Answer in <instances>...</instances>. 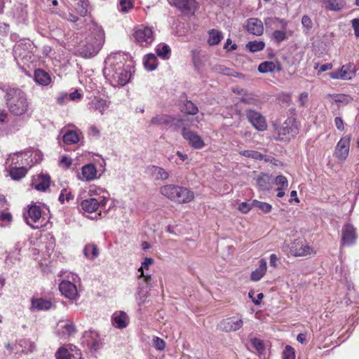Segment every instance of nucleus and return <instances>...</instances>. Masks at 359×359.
Listing matches in <instances>:
<instances>
[{
    "instance_id": "obj_1",
    "label": "nucleus",
    "mask_w": 359,
    "mask_h": 359,
    "mask_svg": "<svg viewBox=\"0 0 359 359\" xmlns=\"http://www.w3.org/2000/svg\"><path fill=\"white\" fill-rule=\"evenodd\" d=\"M128 58V54L115 53L109 55L105 60L103 74L112 86H123L129 82L133 65Z\"/></svg>"
},
{
    "instance_id": "obj_2",
    "label": "nucleus",
    "mask_w": 359,
    "mask_h": 359,
    "mask_svg": "<svg viewBox=\"0 0 359 359\" xmlns=\"http://www.w3.org/2000/svg\"><path fill=\"white\" fill-rule=\"evenodd\" d=\"M104 41V33L101 27L93 25L90 35L79 45L78 52L83 57L95 55L100 50Z\"/></svg>"
},
{
    "instance_id": "obj_3",
    "label": "nucleus",
    "mask_w": 359,
    "mask_h": 359,
    "mask_svg": "<svg viewBox=\"0 0 359 359\" xmlns=\"http://www.w3.org/2000/svg\"><path fill=\"white\" fill-rule=\"evenodd\" d=\"M9 111L16 116L26 114L29 104L26 94L20 88H9L5 96Z\"/></svg>"
},
{
    "instance_id": "obj_4",
    "label": "nucleus",
    "mask_w": 359,
    "mask_h": 359,
    "mask_svg": "<svg viewBox=\"0 0 359 359\" xmlns=\"http://www.w3.org/2000/svg\"><path fill=\"white\" fill-rule=\"evenodd\" d=\"M32 44L30 41H20L13 47V56L18 66H24L31 62L33 57Z\"/></svg>"
},
{
    "instance_id": "obj_5",
    "label": "nucleus",
    "mask_w": 359,
    "mask_h": 359,
    "mask_svg": "<svg viewBox=\"0 0 359 359\" xmlns=\"http://www.w3.org/2000/svg\"><path fill=\"white\" fill-rule=\"evenodd\" d=\"M70 280H64L59 285V289L62 295L69 299H75L78 297L76 283L80 280L78 275L69 273L67 276Z\"/></svg>"
},
{
    "instance_id": "obj_6",
    "label": "nucleus",
    "mask_w": 359,
    "mask_h": 359,
    "mask_svg": "<svg viewBox=\"0 0 359 359\" xmlns=\"http://www.w3.org/2000/svg\"><path fill=\"white\" fill-rule=\"evenodd\" d=\"M107 198L106 196L98 197H90L81 201V206L82 210L87 212H97L100 211L98 215H101L100 208L105 207Z\"/></svg>"
},
{
    "instance_id": "obj_7",
    "label": "nucleus",
    "mask_w": 359,
    "mask_h": 359,
    "mask_svg": "<svg viewBox=\"0 0 359 359\" xmlns=\"http://www.w3.org/2000/svg\"><path fill=\"white\" fill-rule=\"evenodd\" d=\"M41 217V208L35 204L27 207L26 213H24V218L28 225L32 229H39L43 226L40 219Z\"/></svg>"
},
{
    "instance_id": "obj_8",
    "label": "nucleus",
    "mask_w": 359,
    "mask_h": 359,
    "mask_svg": "<svg viewBox=\"0 0 359 359\" xmlns=\"http://www.w3.org/2000/svg\"><path fill=\"white\" fill-rule=\"evenodd\" d=\"M56 359H82L81 351L71 344L60 347L55 353Z\"/></svg>"
},
{
    "instance_id": "obj_9",
    "label": "nucleus",
    "mask_w": 359,
    "mask_h": 359,
    "mask_svg": "<svg viewBox=\"0 0 359 359\" xmlns=\"http://www.w3.org/2000/svg\"><path fill=\"white\" fill-rule=\"evenodd\" d=\"M136 42L142 47H147L152 43L154 40V34L152 29L149 27H140L134 34Z\"/></svg>"
},
{
    "instance_id": "obj_10",
    "label": "nucleus",
    "mask_w": 359,
    "mask_h": 359,
    "mask_svg": "<svg viewBox=\"0 0 359 359\" xmlns=\"http://www.w3.org/2000/svg\"><path fill=\"white\" fill-rule=\"evenodd\" d=\"M299 133V128L296 123L291 119H287L278 130L280 140L290 139Z\"/></svg>"
},
{
    "instance_id": "obj_11",
    "label": "nucleus",
    "mask_w": 359,
    "mask_h": 359,
    "mask_svg": "<svg viewBox=\"0 0 359 359\" xmlns=\"http://www.w3.org/2000/svg\"><path fill=\"white\" fill-rule=\"evenodd\" d=\"M248 121L259 131H264L267 128L265 117L255 109L246 111Z\"/></svg>"
},
{
    "instance_id": "obj_12",
    "label": "nucleus",
    "mask_w": 359,
    "mask_h": 359,
    "mask_svg": "<svg viewBox=\"0 0 359 359\" xmlns=\"http://www.w3.org/2000/svg\"><path fill=\"white\" fill-rule=\"evenodd\" d=\"M56 334L61 339H68L76 332L74 323L68 320H60L56 326Z\"/></svg>"
},
{
    "instance_id": "obj_13",
    "label": "nucleus",
    "mask_w": 359,
    "mask_h": 359,
    "mask_svg": "<svg viewBox=\"0 0 359 359\" xmlns=\"http://www.w3.org/2000/svg\"><path fill=\"white\" fill-rule=\"evenodd\" d=\"M168 2L186 15H193L198 8L196 0H168Z\"/></svg>"
},
{
    "instance_id": "obj_14",
    "label": "nucleus",
    "mask_w": 359,
    "mask_h": 359,
    "mask_svg": "<svg viewBox=\"0 0 359 359\" xmlns=\"http://www.w3.org/2000/svg\"><path fill=\"white\" fill-rule=\"evenodd\" d=\"M84 341L91 351H96L101 348L102 343L100 334L97 331L88 330L83 333Z\"/></svg>"
},
{
    "instance_id": "obj_15",
    "label": "nucleus",
    "mask_w": 359,
    "mask_h": 359,
    "mask_svg": "<svg viewBox=\"0 0 359 359\" xmlns=\"http://www.w3.org/2000/svg\"><path fill=\"white\" fill-rule=\"evenodd\" d=\"M351 137L349 135L344 137L337 144L334 149L335 156L340 161H344L349 153Z\"/></svg>"
},
{
    "instance_id": "obj_16",
    "label": "nucleus",
    "mask_w": 359,
    "mask_h": 359,
    "mask_svg": "<svg viewBox=\"0 0 359 359\" xmlns=\"http://www.w3.org/2000/svg\"><path fill=\"white\" fill-rule=\"evenodd\" d=\"M182 135L196 149H201L205 145L203 140L198 135L187 128H182Z\"/></svg>"
},
{
    "instance_id": "obj_17",
    "label": "nucleus",
    "mask_w": 359,
    "mask_h": 359,
    "mask_svg": "<svg viewBox=\"0 0 359 359\" xmlns=\"http://www.w3.org/2000/svg\"><path fill=\"white\" fill-rule=\"evenodd\" d=\"M357 234L355 229L351 224H346L341 231V244L352 245L355 243Z\"/></svg>"
},
{
    "instance_id": "obj_18",
    "label": "nucleus",
    "mask_w": 359,
    "mask_h": 359,
    "mask_svg": "<svg viewBox=\"0 0 359 359\" xmlns=\"http://www.w3.org/2000/svg\"><path fill=\"white\" fill-rule=\"evenodd\" d=\"M176 193L175 195L174 202L179 203H189L194 198V194L186 187L176 185Z\"/></svg>"
},
{
    "instance_id": "obj_19",
    "label": "nucleus",
    "mask_w": 359,
    "mask_h": 359,
    "mask_svg": "<svg viewBox=\"0 0 359 359\" xmlns=\"http://www.w3.org/2000/svg\"><path fill=\"white\" fill-rule=\"evenodd\" d=\"M244 27L248 32L255 36H261L264 32L263 23L258 18H252L248 19Z\"/></svg>"
},
{
    "instance_id": "obj_20",
    "label": "nucleus",
    "mask_w": 359,
    "mask_h": 359,
    "mask_svg": "<svg viewBox=\"0 0 359 359\" xmlns=\"http://www.w3.org/2000/svg\"><path fill=\"white\" fill-rule=\"evenodd\" d=\"M50 179L49 175L39 174L33 177L32 187L38 191H44L50 187Z\"/></svg>"
},
{
    "instance_id": "obj_21",
    "label": "nucleus",
    "mask_w": 359,
    "mask_h": 359,
    "mask_svg": "<svg viewBox=\"0 0 359 359\" xmlns=\"http://www.w3.org/2000/svg\"><path fill=\"white\" fill-rule=\"evenodd\" d=\"M129 318L124 311H116L111 316L113 326L118 329H123L128 325Z\"/></svg>"
},
{
    "instance_id": "obj_22",
    "label": "nucleus",
    "mask_w": 359,
    "mask_h": 359,
    "mask_svg": "<svg viewBox=\"0 0 359 359\" xmlns=\"http://www.w3.org/2000/svg\"><path fill=\"white\" fill-rule=\"evenodd\" d=\"M147 172L155 180L165 181L170 177L169 172L163 168L157 165H150L147 168Z\"/></svg>"
},
{
    "instance_id": "obj_23",
    "label": "nucleus",
    "mask_w": 359,
    "mask_h": 359,
    "mask_svg": "<svg viewBox=\"0 0 359 359\" xmlns=\"http://www.w3.org/2000/svg\"><path fill=\"white\" fill-rule=\"evenodd\" d=\"M97 173V170L95 165L93 163L86 164L82 167V178L81 179L86 181H93L98 177Z\"/></svg>"
},
{
    "instance_id": "obj_24",
    "label": "nucleus",
    "mask_w": 359,
    "mask_h": 359,
    "mask_svg": "<svg viewBox=\"0 0 359 359\" xmlns=\"http://www.w3.org/2000/svg\"><path fill=\"white\" fill-rule=\"evenodd\" d=\"M312 249L308 245H303L299 242H294L290 247V252L295 257L310 255Z\"/></svg>"
},
{
    "instance_id": "obj_25",
    "label": "nucleus",
    "mask_w": 359,
    "mask_h": 359,
    "mask_svg": "<svg viewBox=\"0 0 359 359\" xmlns=\"http://www.w3.org/2000/svg\"><path fill=\"white\" fill-rule=\"evenodd\" d=\"M243 325L241 316H236L226 319V331L236 332Z\"/></svg>"
},
{
    "instance_id": "obj_26",
    "label": "nucleus",
    "mask_w": 359,
    "mask_h": 359,
    "mask_svg": "<svg viewBox=\"0 0 359 359\" xmlns=\"http://www.w3.org/2000/svg\"><path fill=\"white\" fill-rule=\"evenodd\" d=\"M88 107L90 111H98L103 114L109 107V104L105 100L95 98L88 104Z\"/></svg>"
},
{
    "instance_id": "obj_27",
    "label": "nucleus",
    "mask_w": 359,
    "mask_h": 359,
    "mask_svg": "<svg viewBox=\"0 0 359 359\" xmlns=\"http://www.w3.org/2000/svg\"><path fill=\"white\" fill-rule=\"evenodd\" d=\"M52 306L51 302L43 298L32 299L31 302V309L33 311H48Z\"/></svg>"
},
{
    "instance_id": "obj_28",
    "label": "nucleus",
    "mask_w": 359,
    "mask_h": 359,
    "mask_svg": "<svg viewBox=\"0 0 359 359\" xmlns=\"http://www.w3.org/2000/svg\"><path fill=\"white\" fill-rule=\"evenodd\" d=\"M34 81L41 86H46L51 82V78L46 71L38 69L34 72Z\"/></svg>"
},
{
    "instance_id": "obj_29",
    "label": "nucleus",
    "mask_w": 359,
    "mask_h": 359,
    "mask_svg": "<svg viewBox=\"0 0 359 359\" xmlns=\"http://www.w3.org/2000/svg\"><path fill=\"white\" fill-rule=\"evenodd\" d=\"M257 186L259 190L266 191L269 190L271 187V184L272 182V177L266 173H262L257 178Z\"/></svg>"
},
{
    "instance_id": "obj_30",
    "label": "nucleus",
    "mask_w": 359,
    "mask_h": 359,
    "mask_svg": "<svg viewBox=\"0 0 359 359\" xmlns=\"http://www.w3.org/2000/svg\"><path fill=\"white\" fill-rule=\"evenodd\" d=\"M81 135L79 131L69 130L63 135V142L67 145L75 144L79 142Z\"/></svg>"
},
{
    "instance_id": "obj_31",
    "label": "nucleus",
    "mask_w": 359,
    "mask_h": 359,
    "mask_svg": "<svg viewBox=\"0 0 359 359\" xmlns=\"http://www.w3.org/2000/svg\"><path fill=\"white\" fill-rule=\"evenodd\" d=\"M276 69L277 72H280L281 70V67L279 62L275 64L271 61H265L262 62L258 67V71L262 74L273 72Z\"/></svg>"
},
{
    "instance_id": "obj_32",
    "label": "nucleus",
    "mask_w": 359,
    "mask_h": 359,
    "mask_svg": "<svg viewBox=\"0 0 359 359\" xmlns=\"http://www.w3.org/2000/svg\"><path fill=\"white\" fill-rule=\"evenodd\" d=\"M258 268L252 272L251 279L254 281L259 280L265 274L267 268L266 261L264 259H261L259 262Z\"/></svg>"
},
{
    "instance_id": "obj_33",
    "label": "nucleus",
    "mask_w": 359,
    "mask_h": 359,
    "mask_svg": "<svg viewBox=\"0 0 359 359\" xmlns=\"http://www.w3.org/2000/svg\"><path fill=\"white\" fill-rule=\"evenodd\" d=\"M326 9L334 11L341 10L346 5L344 0H323Z\"/></svg>"
},
{
    "instance_id": "obj_34",
    "label": "nucleus",
    "mask_w": 359,
    "mask_h": 359,
    "mask_svg": "<svg viewBox=\"0 0 359 359\" xmlns=\"http://www.w3.org/2000/svg\"><path fill=\"white\" fill-rule=\"evenodd\" d=\"M18 344L22 348V353L24 354L32 353L36 349L35 343L30 339H20Z\"/></svg>"
},
{
    "instance_id": "obj_35",
    "label": "nucleus",
    "mask_w": 359,
    "mask_h": 359,
    "mask_svg": "<svg viewBox=\"0 0 359 359\" xmlns=\"http://www.w3.org/2000/svg\"><path fill=\"white\" fill-rule=\"evenodd\" d=\"M173 118L166 114H157L151 120V124L155 126H168L171 123Z\"/></svg>"
},
{
    "instance_id": "obj_36",
    "label": "nucleus",
    "mask_w": 359,
    "mask_h": 359,
    "mask_svg": "<svg viewBox=\"0 0 359 359\" xmlns=\"http://www.w3.org/2000/svg\"><path fill=\"white\" fill-rule=\"evenodd\" d=\"M176 189L177 188L175 184H170L161 187L159 191L163 196L173 201L176 193Z\"/></svg>"
},
{
    "instance_id": "obj_37",
    "label": "nucleus",
    "mask_w": 359,
    "mask_h": 359,
    "mask_svg": "<svg viewBox=\"0 0 359 359\" xmlns=\"http://www.w3.org/2000/svg\"><path fill=\"white\" fill-rule=\"evenodd\" d=\"M83 255L87 259L94 260L99 255L97 247L93 243L86 245L83 249Z\"/></svg>"
},
{
    "instance_id": "obj_38",
    "label": "nucleus",
    "mask_w": 359,
    "mask_h": 359,
    "mask_svg": "<svg viewBox=\"0 0 359 359\" xmlns=\"http://www.w3.org/2000/svg\"><path fill=\"white\" fill-rule=\"evenodd\" d=\"M137 287L149 290L151 281V277L149 274H145L142 271L137 276Z\"/></svg>"
},
{
    "instance_id": "obj_39",
    "label": "nucleus",
    "mask_w": 359,
    "mask_h": 359,
    "mask_svg": "<svg viewBox=\"0 0 359 359\" xmlns=\"http://www.w3.org/2000/svg\"><path fill=\"white\" fill-rule=\"evenodd\" d=\"M222 38L223 34L221 32L212 29L208 32V43L210 46L217 45L222 41Z\"/></svg>"
},
{
    "instance_id": "obj_40",
    "label": "nucleus",
    "mask_w": 359,
    "mask_h": 359,
    "mask_svg": "<svg viewBox=\"0 0 359 359\" xmlns=\"http://www.w3.org/2000/svg\"><path fill=\"white\" fill-rule=\"evenodd\" d=\"M144 65L147 70H154L157 67V59L155 55L147 54L144 58Z\"/></svg>"
},
{
    "instance_id": "obj_41",
    "label": "nucleus",
    "mask_w": 359,
    "mask_h": 359,
    "mask_svg": "<svg viewBox=\"0 0 359 359\" xmlns=\"http://www.w3.org/2000/svg\"><path fill=\"white\" fill-rule=\"evenodd\" d=\"M27 172V170L25 167H13L10 168V176L15 180H19L23 178Z\"/></svg>"
},
{
    "instance_id": "obj_42",
    "label": "nucleus",
    "mask_w": 359,
    "mask_h": 359,
    "mask_svg": "<svg viewBox=\"0 0 359 359\" xmlns=\"http://www.w3.org/2000/svg\"><path fill=\"white\" fill-rule=\"evenodd\" d=\"M155 50L158 57L163 58V60L169 58L170 48L168 45L165 43H160L156 46Z\"/></svg>"
},
{
    "instance_id": "obj_43",
    "label": "nucleus",
    "mask_w": 359,
    "mask_h": 359,
    "mask_svg": "<svg viewBox=\"0 0 359 359\" xmlns=\"http://www.w3.org/2000/svg\"><path fill=\"white\" fill-rule=\"evenodd\" d=\"M264 47L265 43L263 41H252L245 45V48L251 53L261 51Z\"/></svg>"
},
{
    "instance_id": "obj_44",
    "label": "nucleus",
    "mask_w": 359,
    "mask_h": 359,
    "mask_svg": "<svg viewBox=\"0 0 359 359\" xmlns=\"http://www.w3.org/2000/svg\"><path fill=\"white\" fill-rule=\"evenodd\" d=\"M149 290L147 289H142L137 287V291L135 294V301L139 305L143 304L147 298L148 297Z\"/></svg>"
},
{
    "instance_id": "obj_45",
    "label": "nucleus",
    "mask_w": 359,
    "mask_h": 359,
    "mask_svg": "<svg viewBox=\"0 0 359 359\" xmlns=\"http://www.w3.org/2000/svg\"><path fill=\"white\" fill-rule=\"evenodd\" d=\"M341 72H344L343 74L346 76V80L351 79L355 74V67L353 64L344 65L341 68Z\"/></svg>"
},
{
    "instance_id": "obj_46",
    "label": "nucleus",
    "mask_w": 359,
    "mask_h": 359,
    "mask_svg": "<svg viewBox=\"0 0 359 359\" xmlns=\"http://www.w3.org/2000/svg\"><path fill=\"white\" fill-rule=\"evenodd\" d=\"M89 195L90 197H98V196H106L107 197L108 194L107 192L103 189L102 188H100L99 187H97L95 185H91L89 188Z\"/></svg>"
},
{
    "instance_id": "obj_47",
    "label": "nucleus",
    "mask_w": 359,
    "mask_h": 359,
    "mask_svg": "<svg viewBox=\"0 0 359 359\" xmlns=\"http://www.w3.org/2000/svg\"><path fill=\"white\" fill-rule=\"evenodd\" d=\"M240 154L248 158H250L255 160H263L264 156L259 151H253V150H243L240 152Z\"/></svg>"
},
{
    "instance_id": "obj_48",
    "label": "nucleus",
    "mask_w": 359,
    "mask_h": 359,
    "mask_svg": "<svg viewBox=\"0 0 359 359\" xmlns=\"http://www.w3.org/2000/svg\"><path fill=\"white\" fill-rule=\"evenodd\" d=\"M252 205L255 208H259L262 211H263L264 213H268L271 211L272 206L268 203L259 201L257 200L253 201Z\"/></svg>"
},
{
    "instance_id": "obj_49",
    "label": "nucleus",
    "mask_w": 359,
    "mask_h": 359,
    "mask_svg": "<svg viewBox=\"0 0 359 359\" xmlns=\"http://www.w3.org/2000/svg\"><path fill=\"white\" fill-rule=\"evenodd\" d=\"M75 9L81 16L84 17L88 13V4L84 0H80L75 6Z\"/></svg>"
},
{
    "instance_id": "obj_50",
    "label": "nucleus",
    "mask_w": 359,
    "mask_h": 359,
    "mask_svg": "<svg viewBox=\"0 0 359 359\" xmlns=\"http://www.w3.org/2000/svg\"><path fill=\"white\" fill-rule=\"evenodd\" d=\"M74 198V196L71 193V191H68L67 189H62L60 194L59 196L58 200L60 203L64 204L65 201L69 202L70 200Z\"/></svg>"
},
{
    "instance_id": "obj_51",
    "label": "nucleus",
    "mask_w": 359,
    "mask_h": 359,
    "mask_svg": "<svg viewBox=\"0 0 359 359\" xmlns=\"http://www.w3.org/2000/svg\"><path fill=\"white\" fill-rule=\"evenodd\" d=\"M183 110L189 114H196L198 109L195 104L191 101H187L184 104Z\"/></svg>"
},
{
    "instance_id": "obj_52",
    "label": "nucleus",
    "mask_w": 359,
    "mask_h": 359,
    "mask_svg": "<svg viewBox=\"0 0 359 359\" xmlns=\"http://www.w3.org/2000/svg\"><path fill=\"white\" fill-rule=\"evenodd\" d=\"M332 97L334 98L335 102L343 103L344 104H347L353 100V98L344 94L333 95Z\"/></svg>"
},
{
    "instance_id": "obj_53",
    "label": "nucleus",
    "mask_w": 359,
    "mask_h": 359,
    "mask_svg": "<svg viewBox=\"0 0 359 359\" xmlns=\"http://www.w3.org/2000/svg\"><path fill=\"white\" fill-rule=\"evenodd\" d=\"M283 359H295V351L294 349L289 345L285 347L283 353Z\"/></svg>"
},
{
    "instance_id": "obj_54",
    "label": "nucleus",
    "mask_w": 359,
    "mask_h": 359,
    "mask_svg": "<svg viewBox=\"0 0 359 359\" xmlns=\"http://www.w3.org/2000/svg\"><path fill=\"white\" fill-rule=\"evenodd\" d=\"M241 101L245 104H255L257 99L253 94L245 93L241 97Z\"/></svg>"
},
{
    "instance_id": "obj_55",
    "label": "nucleus",
    "mask_w": 359,
    "mask_h": 359,
    "mask_svg": "<svg viewBox=\"0 0 359 359\" xmlns=\"http://www.w3.org/2000/svg\"><path fill=\"white\" fill-rule=\"evenodd\" d=\"M119 7L121 12L127 13L133 7V4L131 0H120Z\"/></svg>"
},
{
    "instance_id": "obj_56",
    "label": "nucleus",
    "mask_w": 359,
    "mask_h": 359,
    "mask_svg": "<svg viewBox=\"0 0 359 359\" xmlns=\"http://www.w3.org/2000/svg\"><path fill=\"white\" fill-rule=\"evenodd\" d=\"M273 39L274 41L277 43H281L282 41H285L287 38L286 34L285 32L281 30H276L273 33Z\"/></svg>"
},
{
    "instance_id": "obj_57",
    "label": "nucleus",
    "mask_w": 359,
    "mask_h": 359,
    "mask_svg": "<svg viewBox=\"0 0 359 359\" xmlns=\"http://www.w3.org/2000/svg\"><path fill=\"white\" fill-rule=\"evenodd\" d=\"M252 346L259 352H262L264 350V345L263 341L257 338H252L250 339Z\"/></svg>"
},
{
    "instance_id": "obj_58",
    "label": "nucleus",
    "mask_w": 359,
    "mask_h": 359,
    "mask_svg": "<svg viewBox=\"0 0 359 359\" xmlns=\"http://www.w3.org/2000/svg\"><path fill=\"white\" fill-rule=\"evenodd\" d=\"M302 24L303 27L306 29V32L313 27V22L311 18L306 15L302 16Z\"/></svg>"
},
{
    "instance_id": "obj_59",
    "label": "nucleus",
    "mask_w": 359,
    "mask_h": 359,
    "mask_svg": "<svg viewBox=\"0 0 359 359\" xmlns=\"http://www.w3.org/2000/svg\"><path fill=\"white\" fill-rule=\"evenodd\" d=\"M154 263V259L152 258L146 257L144 261L142 262L140 268L138 269V271L141 273L142 271L144 272V270H147L152 264Z\"/></svg>"
},
{
    "instance_id": "obj_60",
    "label": "nucleus",
    "mask_w": 359,
    "mask_h": 359,
    "mask_svg": "<svg viewBox=\"0 0 359 359\" xmlns=\"http://www.w3.org/2000/svg\"><path fill=\"white\" fill-rule=\"evenodd\" d=\"M153 342L157 350L162 351L165 348V343L162 339L155 337L153 339Z\"/></svg>"
},
{
    "instance_id": "obj_61",
    "label": "nucleus",
    "mask_w": 359,
    "mask_h": 359,
    "mask_svg": "<svg viewBox=\"0 0 359 359\" xmlns=\"http://www.w3.org/2000/svg\"><path fill=\"white\" fill-rule=\"evenodd\" d=\"M18 154H10L6 161V165L8 167H11L13 164H17L18 163Z\"/></svg>"
},
{
    "instance_id": "obj_62",
    "label": "nucleus",
    "mask_w": 359,
    "mask_h": 359,
    "mask_svg": "<svg viewBox=\"0 0 359 359\" xmlns=\"http://www.w3.org/2000/svg\"><path fill=\"white\" fill-rule=\"evenodd\" d=\"M275 182L277 185L280 186V188L287 187L288 182L287 178L283 175H278L275 179Z\"/></svg>"
},
{
    "instance_id": "obj_63",
    "label": "nucleus",
    "mask_w": 359,
    "mask_h": 359,
    "mask_svg": "<svg viewBox=\"0 0 359 359\" xmlns=\"http://www.w3.org/2000/svg\"><path fill=\"white\" fill-rule=\"evenodd\" d=\"M343 73H344V72H341V70L340 69L337 71L332 72L330 73V78H332L333 79L346 80V76L343 74Z\"/></svg>"
},
{
    "instance_id": "obj_64",
    "label": "nucleus",
    "mask_w": 359,
    "mask_h": 359,
    "mask_svg": "<svg viewBox=\"0 0 359 359\" xmlns=\"http://www.w3.org/2000/svg\"><path fill=\"white\" fill-rule=\"evenodd\" d=\"M351 25L354 30V34L356 37H359V19L354 18L351 20Z\"/></svg>"
}]
</instances>
